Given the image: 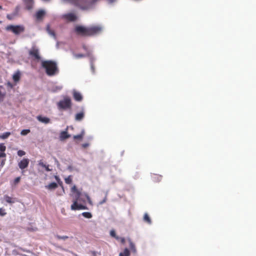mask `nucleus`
Masks as SVG:
<instances>
[{
  "label": "nucleus",
  "mask_w": 256,
  "mask_h": 256,
  "mask_svg": "<svg viewBox=\"0 0 256 256\" xmlns=\"http://www.w3.org/2000/svg\"><path fill=\"white\" fill-rule=\"evenodd\" d=\"M71 192L74 193V194L72 195L74 198L73 204L71 206V209L72 210H76L88 209L86 206L78 204V202L84 203L86 202V199L87 200L90 204H92V200L88 194L86 193H82L77 189L76 186H74L71 188Z\"/></svg>",
  "instance_id": "nucleus-1"
},
{
  "label": "nucleus",
  "mask_w": 256,
  "mask_h": 256,
  "mask_svg": "<svg viewBox=\"0 0 256 256\" xmlns=\"http://www.w3.org/2000/svg\"><path fill=\"white\" fill-rule=\"evenodd\" d=\"M102 30V28L99 26H92L86 28L80 26H78L75 28L76 32L79 35L84 36H92L100 33Z\"/></svg>",
  "instance_id": "nucleus-2"
},
{
  "label": "nucleus",
  "mask_w": 256,
  "mask_h": 256,
  "mask_svg": "<svg viewBox=\"0 0 256 256\" xmlns=\"http://www.w3.org/2000/svg\"><path fill=\"white\" fill-rule=\"evenodd\" d=\"M42 66L46 70V72L48 76H53L58 72L56 63L52 60L42 62Z\"/></svg>",
  "instance_id": "nucleus-3"
},
{
  "label": "nucleus",
  "mask_w": 256,
  "mask_h": 256,
  "mask_svg": "<svg viewBox=\"0 0 256 256\" xmlns=\"http://www.w3.org/2000/svg\"><path fill=\"white\" fill-rule=\"evenodd\" d=\"M60 110L70 109L72 107V101L68 96H64V99L60 100L57 104Z\"/></svg>",
  "instance_id": "nucleus-4"
},
{
  "label": "nucleus",
  "mask_w": 256,
  "mask_h": 256,
  "mask_svg": "<svg viewBox=\"0 0 256 256\" xmlns=\"http://www.w3.org/2000/svg\"><path fill=\"white\" fill-rule=\"evenodd\" d=\"M6 30L7 31H10L16 35L20 34L24 31V27L22 25H8L6 26Z\"/></svg>",
  "instance_id": "nucleus-5"
},
{
  "label": "nucleus",
  "mask_w": 256,
  "mask_h": 256,
  "mask_svg": "<svg viewBox=\"0 0 256 256\" xmlns=\"http://www.w3.org/2000/svg\"><path fill=\"white\" fill-rule=\"evenodd\" d=\"M29 56L34 60H40L41 58L40 50L36 46H32L28 51Z\"/></svg>",
  "instance_id": "nucleus-6"
},
{
  "label": "nucleus",
  "mask_w": 256,
  "mask_h": 256,
  "mask_svg": "<svg viewBox=\"0 0 256 256\" xmlns=\"http://www.w3.org/2000/svg\"><path fill=\"white\" fill-rule=\"evenodd\" d=\"M62 18L68 22H74L77 20L78 17L74 13H68L64 14L62 16Z\"/></svg>",
  "instance_id": "nucleus-7"
},
{
  "label": "nucleus",
  "mask_w": 256,
  "mask_h": 256,
  "mask_svg": "<svg viewBox=\"0 0 256 256\" xmlns=\"http://www.w3.org/2000/svg\"><path fill=\"white\" fill-rule=\"evenodd\" d=\"M29 164V160L28 158H24L18 162L19 168L23 170L28 166Z\"/></svg>",
  "instance_id": "nucleus-8"
},
{
  "label": "nucleus",
  "mask_w": 256,
  "mask_h": 256,
  "mask_svg": "<svg viewBox=\"0 0 256 256\" xmlns=\"http://www.w3.org/2000/svg\"><path fill=\"white\" fill-rule=\"evenodd\" d=\"M6 150V146H4V144H0V158H5L6 157V154L5 153Z\"/></svg>",
  "instance_id": "nucleus-9"
},
{
  "label": "nucleus",
  "mask_w": 256,
  "mask_h": 256,
  "mask_svg": "<svg viewBox=\"0 0 256 256\" xmlns=\"http://www.w3.org/2000/svg\"><path fill=\"white\" fill-rule=\"evenodd\" d=\"M73 97L76 101H81L82 99V96L81 94L76 90L73 92Z\"/></svg>",
  "instance_id": "nucleus-10"
},
{
  "label": "nucleus",
  "mask_w": 256,
  "mask_h": 256,
  "mask_svg": "<svg viewBox=\"0 0 256 256\" xmlns=\"http://www.w3.org/2000/svg\"><path fill=\"white\" fill-rule=\"evenodd\" d=\"M67 130H68V128L66 129V130L62 131L60 132V140H64L66 139L69 138L70 136L68 134Z\"/></svg>",
  "instance_id": "nucleus-11"
},
{
  "label": "nucleus",
  "mask_w": 256,
  "mask_h": 256,
  "mask_svg": "<svg viewBox=\"0 0 256 256\" xmlns=\"http://www.w3.org/2000/svg\"><path fill=\"white\" fill-rule=\"evenodd\" d=\"M36 118L39 122L46 124H48L50 122V119L47 117L38 116Z\"/></svg>",
  "instance_id": "nucleus-12"
},
{
  "label": "nucleus",
  "mask_w": 256,
  "mask_h": 256,
  "mask_svg": "<svg viewBox=\"0 0 256 256\" xmlns=\"http://www.w3.org/2000/svg\"><path fill=\"white\" fill-rule=\"evenodd\" d=\"M23 2L28 10H30L32 8L34 4L33 0H23Z\"/></svg>",
  "instance_id": "nucleus-13"
},
{
  "label": "nucleus",
  "mask_w": 256,
  "mask_h": 256,
  "mask_svg": "<svg viewBox=\"0 0 256 256\" xmlns=\"http://www.w3.org/2000/svg\"><path fill=\"white\" fill-rule=\"evenodd\" d=\"M6 94L4 88L2 86H0V102L4 100Z\"/></svg>",
  "instance_id": "nucleus-14"
},
{
  "label": "nucleus",
  "mask_w": 256,
  "mask_h": 256,
  "mask_svg": "<svg viewBox=\"0 0 256 256\" xmlns=\"http://www.w3.org/2000/svg\"><path fill=\"white\" fill-rule=\"evenodd\" d=\"M45 14V12L43 10H40L36 12V17L38 20L42 19Z\"/></svg>",
  "instance_id": "nucleus-15"
},
{
  "label": "nucleus",
  "mask_w": 256,
  "mask_h": 256,
  "mask_svg": "<svg viewBox=\"0 0 256 256\" xmlns=\"http://www.w3.org/2000/svg\"><path fill=\"white\" fill-rule=\"evenodd\" d=\"M20 72H16L12 76L13 80L14 82H18L20 80Z\"/></svg>",
  "instance_id": "nucleus-16"
},
{
  "label": "nucleus",
  "mask_w": 256,
  "mask_h": 256,
  "mask_svg": "<svg viewBox=\"0 0 256 256\" xmlns=\"http://www.w3.org/2000/svg\"><path fill=\"white\" fill-rule=\"evenodd\" d=\"M84 135V130H82L80 134L78 135L74 136L73 138L74 140H82Z\"/></svg>",
  "instance_id": "nucleus-17"
},
{
  "label": "nucleus",
  "mask_w": 256,
  "mask_h": 256,
  "mask_svg": "<svg viewBox=\"0 0 256 256\" xmlns=\"http://www.w3.org/2000/svg\"><path fill=\"white\" fill-rule=\"evenodd\" d=\"M46 31L50 36H54V38H56L55 32L53 30L50 29V25H47Z\"/></svg>",
  "instance_id": "nucleus-18"
},
{
  "label": "nucleus",
  "mask_w": 256,
  "mask_h": 256,
  "mask_svg": "<svg viewBox=\"0 0 256 256\" xmlns=\"http://www.w3.org/2000/svg\"><path fill=\"white\" fill-rule=\"evenodd\" d=\"M84 117V112H80V113L77 114L76 115L75 118L76 120H81Z\"/></svg>",
  "instance_id": "nucleus-19"
},
{
  "label": "nucleus",
  "mask_w": 256,
  "mask_h": 256,
  "mask_svg": "<svg viewBox=\"0 0 256 256\" xmlns=\"http://www.w3.org/2000/svg\"><path fill=\"white\" fill-rule=\"evenodd\" d=\"M46 187L49 190L55 189L58 187V184L56 182H52Z\"/></svg>",
  "instance_id": "nucleus-20"
},
{
  "label": "nucleus",
  "mask_w": 256,
  "mask_h": 256,
  "mask_svg": "<svg viewBox=\"0 0 256 256\" xmlns=\"http://www.w3.org/2000/svg\"><path fill=\"white\" fill-rule=\"evenodd\" d=\"M4 198L8 203L13 204L14 202V201L12 200V198L8 195H5L4 196Z\"/></svg>",
  "instance_id": "nucleus-21"
},
{
  "label": "nucleus",
  "mask_w": 256,
  "mask_h": 256,
  "mask_svg": "<svg viewBox=\"0 0 256 256\" xmlns=\"http://www.w3.org/2000/svg\"><path fill=\"white\" fill-rule=\"evenodd\" d=\"M144 220L148 224H150L152 223L151 220L148 214H144Z\"/></svg>",
  "instance_id": "nucleus-22"
},
{
  "label": "nucleus",
  "mask_w": 256,
  "mask_h": 256,
  "mask_svg": "<svg viewBox=\"0 0 256 256\" xmlns=\"http://www.w3.org/2000/svg\"><path fill=\"white\" fill-rule=\"evenodd\" d=\"M130 254V252L128 248H126L124 250V251L123 252H120V256H129Z\"/></svg>",
  "instance_id": "nucleus-23"
},
{
  "label": "nucleus",
  "mask_w": 256,
  "mask_h": 256,
  "mask_svg": "<svg viewBox=\"0 0 256 256\" xmlns=\"http://www.w3.org/2000/svg\"><path fill=\"white\" fill-rule=\"evenodd\" d=\"M130 248L133 252H136V250L135 245L131 240H130Z\"/></svg>",
  "instance_id": "nucleus-24"
},
{
  "label": "nucleus",
  "mask_w": 256,
  "mask_h": 256,
  "mask_svg": "<svg viewBox=\"0 0 256 256\" xmlns=\"http://www.w3.org/2000/svg\"><path fill=\"white\" fill-rule=\"evenodd\" d=\"M10 135V132H6L4 133L2 135H0V138L2 139H6Z\"/></svg>",
  "instance_id": "nucleus-25"
},
{
  "label": "nucleus",
  "mask_w": 256,
  "mask_h": 256,
  "mask_svg": "<svg viewBox=\"0 0 256 256\" xmlns=\"http://www.w3.org/2000/svg\"><path fill=\"white\" fill-rule=\"evenodd\" d=\"M152 178H153L154 181H156V180L157 181H160L162 178V176H159L158 174H154Z\"/></svg>",
  "instance_id": "nucleus-26"
},
{
  "label": "nucleus",
  "mask_w": 256,
  "mask_h": 256,
  "mask_svg": "<svg viewBox=\"0 0 256 256\" xmlns=\"http://www.w3.org/2000/svg\"><path fill=\"white\" fill-rule=\"evenodd\" d=\"M82 215L86 218H90L92 217V214L89 212H84Z\"/></svg>",
  "instance_id": "nucleus-27"
},
{
  "label": "nucleus",
  "mask_w": 256,
  "mask_h": 256,
  "mask_svg": "<svg viewBox=\"0 0 256 256\" xmlns=\"http://www.w3.org/2000/svg\"><path fill=\"white\" fill-rule=\"evenodd\" d=\"M65 182L67 184H70L72 182V178L71 176H69L68 177L65 178Z\"/></svg>",
  "instance_id": "nucleus-28"
},
{
  "label": "nucleus",
  "mask_w": 256,
  "mask_h": 256,
  "mask_svg": "<svg viewBox=\"0 0 256 256\" xmlns=\"http://www.w3.org/2000/svg\"><path fill=\"white\" fill-rule=\"evenodd\" d=\"M117 240L120 241L122 244H124L125 243V238L122 237H120L118 236H116L115 238Z\"/></svg>",
  "instance_id": "nucleus-29"
},
{
  "label": "nucleus",
  "mask_w": 256,
  "mask_h": 256,
  "mask_svg": "<svg viewBox=\"0 0 256 256\" xmlns=\"http://www.w3.org/2000/svg\"><path fill=\"white\" fill-rule=\"evenodd\" d=\"M90 254H91L92 256H99L101 255L100 252H97L96 251H90Z\"/></svg>",
  "instance_id": "nucleus-30"
},
{
  "label": "nucleus",
  "mask_w": 256,
  "mask_h": 256,
  "mask_svg": "<svg viewBox=\"0 0 256 256\" xmlns=\"http://www.w3.org/2000/svg\"><path fill=\"white\" fill-rule=\"evenodd\" d=\"M30 132V130H23L21 131L20 134L22 136H25Z\"/></svg>",
  "instance_id": "nucleus-31"
},
{
  "label": "nucleus",
  "mask_w": 256,
  "mask_h": 256,
  "mask_svg": "<svg viewBox=\"0 0 256 256\" xmlns=\"http://www.w3.org/2000/svg\"><path fill=\"white\" fill-rule=\"evenodd\" d=\"M15 16H16V14H8L6 15V18L9 20H12L14 18Z\"/></svg>",
  "instance_id": "nucleus-32"
},
{
  "label": "nucleus",
  "mask_w": 256,
  "mask_h": 256,
  "mask_svg": "<svg viewBox=\"0 0 256 256\" xmlns=\"http://www.w3.org/2000/svg\"><path fill=\"white\" fill-rule=\"evenodd\" d=\"M6 214L5 209L3 208H0V216H4Z\"/></svg>",
  "instance_id": "nucleus-33"
},
{
  "label": "nucleus",
  "mask_w": 256,
  "mask_h": 256,
  "mask_svg": "<svg viewBox=\"0 0 256 256\" xmlns=\"http://www.w3.org/2000/svg\"><path fill=\"white\" fill-rule=\"evenodd\" d=\"M56 238L58 240H66L68 238V237L66 236H57Z\"/></svg>",
  "instance_id": "nucleus-34"
},
{
  "label": "nucleus",
  "mask_w": 256,
  "mask_h": 256,
  "mask_svg": "<svg viewBox=\"0 0 256 256\" xmlns=\"http://www.w3.org/2000/svg\"><path fill=\"white\" fill-rule=\"evenodd\" d=\"M26 154V152H24V150H19L18 152V155L20 156H22L24 155H25Z\"/></svg>",
  "instance_id": "nucleus-35"
},
{
  "label": "nucleus",
  "mask_w": 256,
  "mask_h": 256,
  "mask_svg": "<svg viewBox=\"0 0 256 256\" xmlns=\"http://www.w3.org/2000/svg\"><path fill=\"white\" fill-rule=\"evenodd\" d=\"M110 235L111 236L116 238V232L114 230H112L110 232Z\"/></svg>",
  "instance_id": "nucleus-36"
},
{
  "label": "nucleus",
  "mask_w": 256,
  "mask_h": 256,
  "mask_svg": "<svg viewBox=\"0 0 256 256\" xmlns=\"http://www.w3.org/2000/svg\"><path fill=\"white\" fill-rule=\"evenodd\" d=\"M20 176L14 179V184L15 185L17 184L20 182Z\"/></svg>",
  "instance_id": "nucleus-37"
},
{
  "label": "nucleus",
  "mask_w": 256,
  "mask_h": 256,
  "mask_svg": "<svg viewBox=\"0 0 256 256\" xmlns=\"http://www.w3.org/2000/svg\"><path fill=\"white\" fill-rule=\"evenodd\" d=\"M106 200H107V196H104V199L99 202V204L102 205V204H104V203H105L106 202Z\"/></svg>",
  "instance_id": "nucleus-38"
},
{
  "label": "nucleus",
  "mask_w": 256,
  "mask_h": 256,
  "mask_svg": "<svg viewBox=\"0 0 256 256\" xmlns=\"http://www.w3.org/2000/svg\"><path fill=\"white\" fill-rule=\"evenodd\" d=\"M56 180H57L58 182V184L62 186V188H63V186H62V182L58 178V176H56L55 177Z\"/></svg>",
  "instance_id": "nucleus-39"
},
{
  "label": "nucleus",
  "mask_w": 256,
  "mask_h": 256,
  "mask_svg": "<svg viewBox=\"0 0 256 256\" xmlns=\"http://www.w3.org/2000/svg\"><path fill=\"white\" fill-rule=\"evenodd\" d=\"M62 86H56L55 88H54V92H56V91H58V90H60L62 89Z\"/></svg>",
  "instance_id": "nucleus-40"
},
{
  "label": "nucleus",
  "mask_w": 256,
  "mask_h": 256,
  "mask_svg": "<svg viewBox=\"0 0 256 256\" xmlns=\"http://www.w3.org/2000/svg\"><path fill=\"white\" fill-rule=\"evenodd\" d=\"M74 56L76 58H84V55L80 54H76L74 55Z\"/></svg>",
  "instance_id": "nucleus-41"
},
{
  "label": "nucleus",
  "mask_w": 256,
  "mask_h": 256,
  "mask_svg": "<svg viewBox=\"0 0 256 256\" xmlns=\"http://www.w3.org/2000/svg\"><path fill=\"white\" fill-rule=\"evenodd\" d=\"M6 159L2 160L0 164V168L1 169L5 164Z\"/></svg>",
  "instance_id": "nucleus-42"
},
{
  "label": "nucleus",
  "mask_w": 256,
  "mask_h": 256,
  "mask_svg": "<svg viewBox=\"0 0 256 256\" xmlns=\"http://www.w3.org/2000/svg\"><path fill=\"white\" fill-rule=\"evenodd\" d=\"M89 146V144L88 143H84L82 144V147L84 148H86Z\"/></svg>",
  "instance_id": "nucleus-43"
},
{
  "label": "nucleus",
  "mask_w": 256,
  "mask_h": 256,
  "mask_svg": "<svg viewBox=\"0 0 256 256\" xmlns=\"http://www.w3.org/2000/svg\"><path fill=\"white\" fill-rule=\"evenodd\" d=\"M90 68L92 72H94V66L92 63L91 64Z\"/></svg>",
  "instance_id": "nucleus-44"
},
{
  "label": "nucleus",
  "mask_w": 256,
  "mask_h": 256,
  "mask_svg": "<svg viewBox=\"0 0 256 256\" xmlns=\"http://www.w3.org/2000/svg\"><path fill=\"white\" fill-rule=\"evenodd\" d=\"M39 164L41 166H42V167H46V164H44L42 162H40L39 163Z\"/></svg>",
  "instance_id": "nucleus-45"
},
{
  "label": "nucleus",
  "mask_w": 256,
  "mask_h": 256,
  "mask_svg": "<svg viewBox=\"0 0 256 256\" xmlns=\"http://www.w3.org/2000/svg\"><path fill=\"white\" fill-rule=\"evenodd\" d=\"M44 168H46V171H48V172L50 171V170L49 169L48 166H46V167H44Z\"/></svg>",
  "instance_id": "nucleus-46"
},
{
  "label": "nucleus",
  "mask_w": 256,
  "mask_h": 256,
  "mask_svg": "<svg viewBox=\"0 0 256 256\" xmlns=\"http://www.w3.org/2000/svg\"><path fill=\"white\" fill-rule=\"evenodd\" d=\"M0 9L2 10V6H0Z\"/></svg>",
  "instance_id": "nucleus-47"
},
{
  "label": "nucleus",
  "mask_w": 256,
  "mask_h": 256,
  "mask_svg": "<svg viewBox=\"0 0 256 256\" xmlns=\"http://www.w3.org/2000/svg\"><path fill=\"white\" fill-rule=\"evenodd\" d=\"M97 0H94V2H96Z\"/></svg>",
  "instance_id": "nucleus-48"
}]
</instances>
